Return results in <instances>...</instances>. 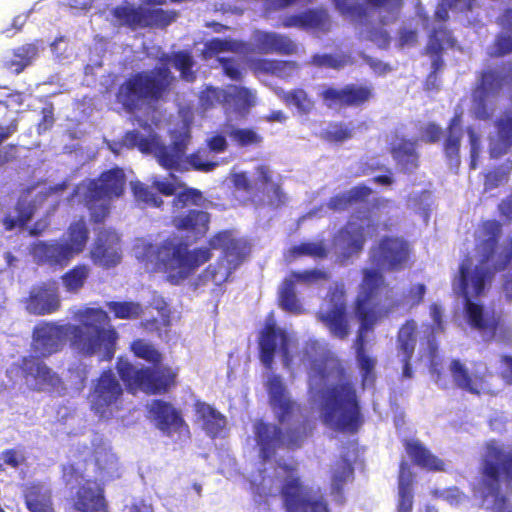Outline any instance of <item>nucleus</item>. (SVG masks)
Returning a JSON list of instances; mask_svg holds the SVG:
<instances>
[{
  "mask_svg": "<svg viewBox=\"0 0 512 512\" xmlns=\"http://www.w3.org/2000/svg\"><path fill=\"white\" fill-rule=\"evenodd\" d=\"M91 258L94 263L110 268L120 262L121 255L104 244L96 243L91 250Z\"/></svg>",
  "mask_w": 512,
  "mask_h": 512,
  "instance_id": "55",
  "label": "nucleus"
},
{
  "mask_svg": "<svg viewBox=\"0 0 512 512\" xmlns=\"http://www.w3.org/2000/svg\"><path fill=\"white\" fill-rule=\"evenodd\" d=\"M278 349L282 356L284 366L289 367L292 362L289 338L285 331L277 327L275 322H267L259 337L260 359L267 369L272 368L274 356Z\"/></svg>",
  "mask_w": 512,
  "mask_h": 512,
  "instance_id": "18",
  "label": "nucleus"
},
{
  "mask_svg": "<svg viewBox=\"0 0 512 512\" xmlns=\"http://www.w3.org/2000/svg\"><path fill=\"white\" fill-rule=\"evenodd\" d=\"M414 474L406 461H401L399 464L398 475V488H399V502L397 512H412L413 507V484Z\"/></svg>",
  "mask_w": 512,
  "mask_h": 512,
  "instance_id": "40",
  "label": "nucleus"
},
{
  "mask_svg": "<svg viewBox=\"0 0 512 512\" xmlns=\"http://www.w3.org/2000/svg\"><path fill=\"white\" fill-rule=\"evenodd\" d=\"M290 252L294 256H310L315 259H325L328 255L323 242H302L293 246Z\"/></svg>",
  "mask_w": 512,
  "mask_h": 512,
  "instance_id": "59",
  "label": "nucleus"
},
{
  "mask_svg": "<svg viewBox=\"0 0 512 512\" xmlns=\"http://www.w3.org/2000/svg\"><path fill=\"white\" fill-rule=\"evenodd\" d=\"M320 97L326 107L330 109L347 108L346 88L326 87L320 93Z\"/></svg>",
  "mask_w": 512,
  "mask_h": 512,
  "instance_id": "56",
  "label": "nucleus"
},
{
  "mask_svg": "<svg viewBox=\"0 0 512 512\" xmlns=\"http://www.w3.org/2000/svg\"><path fill=\"white\" fill-rule=\"evenodd\" d=\"M257 172V188L243 201L255 209L268 208L278 210L288 202L287 193L282 184L272 180V172L265 165H259Z\"/></svg>",
  "mask_w": 512,
  "mask_h": 512,
  "instance_id": "14",
  "label": "nucleus"
},
{
  "mask_svg": "<svg viewBox=\"0 0 512 512\" xmlns=\"http://www.w3.org/2000/svg\"><path fill=\"white\" fill-rule=\"evenodd\" d=\"M156 427L166 436L185 435L190 436V428L183 418L181 410L177 409L172 403L163 399H154L149 407Z\"/></svg>",
  "mask_w": 512,
  "mask_h": 512,
  "instance_id": "19",
  "label": "nucleus"
},
{
  "mask_svg": "<svg viewBox=\"0 0 512 512\" xmlns=\"http://www.w3.org/2000/svg\"><path fill=\"white\" fill-rule=\"evenodd\" d=\"M388 149L394 160H416L419 157L418 141L397 132L392 134Z\"/></svg>",
  "mask_w": 512,
  "mask_h": 512,
  "instance_id": "44",
  "label": "nucleus"
},
{
  "mask_svg": "<svg viewBox=\"0 0 512 512\" xmlns=\"http://www.w3.org/2000/svg\"><path fill=\"white\" fill-rule=\"evenodd\" d=\"M36 353L23 356L19 362V369L23 377L34 383V390L42 391L47 387L55 388L61 383L59 375L53 371Z\"/></svg>",
  "mask_w": 512,
  "mask_h": 512,
  "instance_id": "22",
  "label": "nucleus"
},
{
  "mask_svg": "<svg viewBox=\"0 0 512 512\" xmlns=\"http://www.w3.org/2000/svg\"><path fill=\"white\" fill-rule=\"evenodd\" d=\"M133 194L138 201L147 205L160 207L163 204L160 195L143 183L137 182L133 185Z\"/></svg>",
  "mask_w": 512,
  "mask_h": 512,
  "instance_id": "64",
  "label": "nucleus"
},
{
  "mask_svg": "<svg viewBox=\"0 0 512 512\" xmlns=\"http://www.w3.org/2000/svg\"><path fill=\"white\" fill-rule=\"evenodd\" d=\"M444 43H447L451 46L454 45V39L452 37L451 31L448 30L446 27H439L437 29H433L428 36V42L424 51V53L430 56L432 59V70L427 77V84L430 81H436L437 73L444 66Z\"/></svg>",
  "mask_w": 512,
  "mask_h": 512,
  "instance_id": "29",
  "label": "nucleus"
},
{
  "mask_svg": "<svg viewBox=\"0 0 512 512\" xmlns=\"http://www.w3.org/2000/svg\"><path fill=\"white\" fill-rule=\"evenodd\" d=\"M500 31L496 34L488 55L501 58L512 54V8H505L496 18Z\"/></svg>",
  "mask_w": 512,
  "mask_h": 512,
  "instance_id": "33",
  "label": "nucleus"
},
{
  "mask_svg": "<svg viewBox=\"0 0 512 512\" xmlns=\"http://www.w3.org/2000/svg\"><path fill=\"white\" fill-rule=\"evenodd\" d=\"M450 374L454 384L472 394H479L488 375L487 367L484 363L474 365L472 371L465 366L459 359H452L450 363Z\"/></svg>",
  "mask_w": 512,
  "mask_h": 512,
  "instance_id": "26",
  "label": "nucleus"
},
{
  "mask_svg": "<svg viewBox=\"0 0 512 512\" xmlns=\"http://www.w3.org/2000/svg\"><path fill=\"white\" fill-rule=\"evenodd\" d=\"M497 212L501 220H482L474 232L476 266L471 269L472 258L467 254L459 265L456 277L468 324L491 335L498 331L501 315L495 311L485 312L483 305L473 302L471 298L482 296L495 274L506 270L512 263V236L505 238L501 244L499 242L503 224L512 223V192L498 203Z\"/></svg>",
  "mask_w": 512,
  "mask_h": 512,
  "instance_id": "1",
  "label": "nucleus"
},
{
  "mask_svg": "<svg viewBox=\"0 0 512 512\" xmlns=\"http://www.w3.org/2000/svg\"><path fill=\"white\" fill-rule=\"evenodd\" d=\"M389 288L391 287L389 286ZM391 291L392 289H390V291L386 295L383 293L381 296L382 300L389 299V294ZM425 294L426 286L423 283H418L410 286L407 292L403 295L402 299H394L389 301L388 304H385L383 302L382 304L384 307H389L397 303V305H395V307L393 308V312L399 309L400 307H405L406 310L410 311L411 309L416 308L423 302Z\"/></svg>",
  "mask_w": 512,
  "mask_h": 512,
  "instance_id": "46",
  "label": "nucleus"
},
{
  "mask_svg": "<svg viewBox=\"0 0 512 512\" xmlns=\"http://www.w3.org/2000/svg\"><path fill=\"white\" fill-rule=\"evenodd\" d=\"M320 407L323 423L334 430L355 434L364 423L357 390L348 379L324 389Z\"/></svg>",
  "mask_w": 512,
  "mask_h": 512,
  "instance_id": "8",
  "label": "nucleus"
},
{
  "mask_svg": "<svg viewBox=\"0 0 512 512\" xmlns=\"http://www.w3.org/2000/svg\"><path fill=\"white\" fill-rule=\"evenodd\" d=\"M71 507L76 512H109L103 484L88 479L80 484L70 497Z\"/></svg>",
  "mask_w": 512,
  "mask_h": 512,
  "instance_id": "21",
  "label": "nucleus"
},
{
  "mask_svg": "<svg viewBox=\"0 0 512 512\" xmlns=\"http://www.w3.org/2000/svg\"><path fill=\"white\" fill-rule=\"evenodd\" d=\"M91 456L96 466V471L101 475L112 469L117 462V458L111 451V448L101 440L92 443Z\"/></svg>",
  "mask_w": 512,
  "mask_h": 512,
  "instance_id": "50",
  "label": "nucleus"
},
{
  "mask_svg": "<svg viewBox=\"0 0 512 512\" xmlns=\"http://www.w3.org/2000/svg\"><path fill=\"white\" fill-rule=\"evenodd\" d=\"M120 380L111 368L92 380L87 400L90 410L100 419H111L123 409L126 387Z\"/></svg>",
  "mask_w": 512,
  "mask_h": 512,
  "instance_id": "11",
  "label": "nucleus"
},
{
  "mask_svg": "<svg viewBox=\"0 0 512 512\" xmlns=\"http://www.w3.org/2000/svg\"><path fill=\"white\" fill-rule=\"evenodd\" d=\"M38 47L35 43H26L12 50L11 58L4 61L3 66L14 74H20L32 64L38 56Z\"/></svg>",
  "mask_w": 512,
  "mask_h": 512,
  "instance_id": "41",
  "label": "nucleus"
},
{
  "mask_svg": "<svg viewBox=\"0 0 512 512\" xmlns=\"http://www.w3.org/2000/svg\"><path fill=\"white\" fill-rule=\"evenodd\" d=\"M255 46L262 54L293 55L298 45L288 35L260 31L255 35Z\"/></svg>",
  "mask_w": 512,
  "mask_h": 512,
  "instance_id": "32",
  "label": "nucleus"
},
{
  "mask_svg": "<svg viewBox=\"0 0 512 512\" xmlns=\"http://www.w3.org/2000/svg\"><path fill=\"white\" fill-rule=\"evenodd\" d=\"M121 145L133 149L137 148L145 155H153L157 160H171L168 157V147L157 134H151L144 137L139 131H127L121 140Z\"/></svg>",
  "mask_w": 512,
  "mask_h": 512,
  "instance_id": "30",
  "label": "nucleus"
},
{
  "mask_svg": "<svg viewBox=\"0 0 512 512\" xmlns=\"http://www.w3.org/2000/svg\"><path fill=\"white\" fill-rule=\"evenodd\" d=\"M26 310L36 316L50 315L61 307L58 285L55 280L43 282L32 289L25 300Z\"/></svg>",
  "mask_w": 512,
  "mask_h": 512,
  "instance_id": "24",
  "label": "nucleus"
},
{
  "mask_svg": "<svg viewBox=\"0 0 512 512\" xmlns=\"http://www.w3.org/2000/svg\"><path fill=\"white\" fill-rule=\"evenodd\" d=\"M344 243L343 256L349 258L358 255L364 248L366 237L364 227L355 223H347L339 232Z\"/></svg>",
  "mask_w": 512,
  "mask_h": 512,
  "instance_id": "39",
  "label": "nucleus"
},
{
  "mask_svg": "<svg viewBox=\"0 0 512 512\" xmlns=\"http://www.w3.org/2000/svg\"><path fill=\"white\" fill-rule=\"evenodd\" d=\"M288 63L287 61L259 58L252 62V69L255 73L279 75Z\"/></svg>",
  "mask_w": 512,
  "mask_h": 512,
  "instance_id": "63",
  "label": "nucleus"
},
{
  "mask_svg": "<svg viewBox=\"0 0 512 512\" xmlns=\"http://www.w3.org/2000/svg\"><path fill=\"white\" fill-rule=\"evenodd\" d=\"M81 325H62L54 321H42L32 330L30 352L42 357L59 353L68 335L71 345L85 356H93L102 350L101 361L113 359L118 333L109 322L108 313L101 308H87L81 315Z\"/></svg>",
  "mask_w": 512,
  "mask_h": 512,
  "instance_id": "2",
  "label": "nucleus"
},
{
  "mask_svg": "<svg viewBox=\"0 0 512 512\" xmlns=\"http://www.w3.org/2000/svg\"><path fill=\"white\" fill-rule=\"evenodd\" d=\"M106 306L116 319H137L143 314V308L138 302L110 301Z\"/></svg>",
  "mask_w": 512,
  "mask_h": 512,
  "instance_id": "53",
  "label": "nucleus"
},
{
  "mask_svg": "<svg viewBox=\"0 0 512 512\" xmlns=\"http://www.w3.org/2000/svg\"><path fill=\"white\" fill-rule=\"evenodd\" d=\"M254 434L259 455L264 462L270 460L284 442L283 431L279 426L261 420L255 424Z\"/></svg>",
  "mask_w": 512,
  "mask_h": 512,
  "instance_id": "31",
  "label": "nucleus"
},
{
  "mask_svg": "<svg viewBox=\"0 0 512 512\" xmlns=\"http://www.w3.org/2000/svg\"><path fill=\"white\" fill-rule=\"evenodd\" d=\"M353 468L346 462H340L332 472L331 490L333 494H341L347 479L352 475Z\"/></svg>",
  "mask_w": 512,
  "mask_h": 512,
  "instance_id": "62",
  "label": "nucleus"
},
{
  "mask_svg": "<svg viewBox=\"0 0 512 512\" xmlns=\"http://www.w3.org/2000/svg\"><path fill=\"white\" fill-rule=\"evenodd\" d=\"M503 81L504 78L494 69L479 73L476 86L472 90L473 114L476 119L488 120L491 117L487 99L502 88Z\"/></svg>",
  "mask_w": 512,
  "mask_h": 512,
  "instance_id": "20",
  "label": "nucleus"
},
{
  "mask_svg": "<svg viewBox=\"0 0 512 512\" xmlns=\"http://www.w3.org/2000/svg\"><path fill=\"white\" fill-rule=\"evenodd\" d=\"M504 473L507 480L512 482V454L506 456L501 464L493 461H485L482 468L480 486L484 495L491 496L505 504L507 499L501 495V473Z\"/></svg>",
  "mask_w": 512,
  "mask_h": 512,
  "instance_id": "25",
  "label": "nucleus"
},
{
  "mask_svg": "<svg viewBox=\"0 0 512 512\" xmlns=\"http://www.w3.org/2000/svg\"><path fill=\"white\" fill-rule=\"evenodd\" d=\"M333 2L341 15L362 25H367L371 14L374 13L397 17L405 3L404 0H361V3H354L352 0H333Z\"/></svg>",
  "mask_w": 512,
  "mask_h": 512,
  "instance_id": "15",
  "label": "nucleus"
},
{
  "mask_svg": "<svg viewBox=\"0 0 512 512\" xmlns=\"http://www.w3.org/2000/svg\"><path fill=\"white\" fill-rule=\"evenodd\" d=\"M278 305L282 310L291 314L299 315L304 312L303 305L297 297L293 280L288 278L283 280L278 294Z\"/></svg>",
  "mask_w": 512,
  "mask_h": 512,
  "instance_id": "48",
  "label": "nucleus"
},
{
  "mask_svg": "<svg viewBox=\"0 0 512 512\" xmlns=\"http://www.w3.org/2000/svg\"><path fill=\"white\" fill-rule=\"evenodd\" d=\"M361 275L354 300V313L360 323L354 340L356 356L366 353V333L372 331L381 319L393 313L396 305L384 307L382 304V294L386 295L390 291L384 274L375 268H364Z\"/></svg>",
  "mask_w": 512,
  "mask_h": 512,
  "instance_id": "6",
  "label": "nucleus"
},
{
  "mask_svg": "<svg viewBox=\"0 0 512 512\" xmlns=\"http://www.w3.org/2000/svg\"><path fill=\"white\" fill-rule=\"evenodd\" d=\"M314 429V423L308 419H303L296 426L286 430V446L295 449L301 446L305 438H307Z\"/></svg>",
  "mask_w": 512,
  "mask_h": 512,
  "instance_id": "54",
  "label": "nucleus"
},
{
  "mask_svg": "<svg viewBox=\"0 0 512 512\" xmlns=\"http://www.w3.org/2000/svg\"><path fill=\"white\" fill-rule=\"evenodd\" d=\"M412 249L407 240L400 236L385 235L371 248L370 259L382 274L405 269L410 262Z\"/></svg>",
  "mask_w": 512,
  "mask_h": 512,
  "instance_id": "13",
  "label": "nucleus"
},
{
  "mask_svg": "<svg viewBox=\"0 0 512 512\" xmlns=\"http://www.w3.org/2000/svg\"><path fill=\"white\" fill-rule=\"evenodd\" d=\"M67 187L68 183L66 181H63L54 186L46 187L43 190L37 192L33 196V200L30 203H27V197L36 188V186L33 185L25 189L16 204L17 216L14 217L12 215H6L3 218L5 229L10 231L16 227H25L26 224L32 219L35 210L39 206H42L48 200V198L52 196H59L67 189Z\"/></svg>",
  "mask_w": 512,
  "mask_h": 512,
  "instance_id": "16",
  "label": "nucleus"
},
{
  "mask_svg": "<svg viewBox=\"0 0 512 512\" xmlns=\"http://www.w3.org/2000/svg\"><path fill=\"white\" fill-rule=\"evenodd\" d=\"M133 354L153 366L136 367L128 359L119 356L115 369L126 391L135 395L143 392L148 395H161L170 392L178 385V369L159 365L163 356L156 347L144 339H136L130 346Z\"/></svg>",
  "mask_w": 512,
  "mask_h": 512,
  "instance_id": "5",
  "label": "nucleus"
},
{
  "mask_svg": "<svg viewBox=\"0 0 512 512\" xmlns=\"http://www.w3.org/2000/svg\"><path fill=\"white\" fill-rule=\"evenodd\" d=\"M89 234L86 221L80 218L69 224L64 236L33 242L30 254L39 266H47L53 270L63 269L85 250Z\"/></svg>",
  "mask_w": 512,
  "mask_h": 512,
  "instance_id": "9",
  "label": "nucleus"
},
{
  "mask_svg": "<svg viewBox=\"0 0 512 512\" xmlns=\"http://www.w3.org/2000/svg\"><path fill=\"white\" fill-rule=\"evenodd\" d=\"M278 26L328 33L332 27V19L327 8L314 7L282 17Z\"/></svg>",
  "mask_w": 512,
  "mask_h": 512,
  "instance_id": "23",
  "label": "nucleus"
},
{
  "mask_svg": "<svg viewBox=\"0 0 512 512\" xmlns=\"http://www.w3.org/2000/svg\"><path fill=\"white\" fill-rule=\"evenodd\" d=\"M171 143L168 147V157L173 160H200L196 154L186 156L187 148L191 140V131L188 126L170 133Z\"/></svg>",
  "mask_w": 512,
  "mask_h": 512,
  "instance_id": "43",
  "label": "nucleus"
},
{
  "mask_svg": "<svg viewBox=\"0 0 512 512\" xmlns=\"http://www.w3.org/2000/svg\"><path fill=\"white\" fill-rule=\"evenodd\" d=\"M227 135L231 141L238 147H258L263 143V136L253 128H234L232 127Z\"/></svg>",
  "mask_w": 512,
  "mask_h": 512,
  "instance_id": "51",
  "label": "nucleus"
},
{
  "mask_svg": "<svg viewBox=\"0 0 512 512\" xmlns=\"http://www.w3.org/2000/svg\"><path fill=\"white\" fill-rule=\"evenodd\" d=\"M403 445L413 464L428 471H443L444 462L417 439H404Z\"/></svg>",
  "mask_w": 512,
  "mask_h": 512,
  "instance_id": "36",
  "label": "nucleus"
},
{
  "mask_svg": "<svg viewBox=\"0 0 512 512\" xmlns=\"http://www.w3.org/2000/svg\"><path fill=\"white\" fill-rule=\"evenodd\" d=\"M125 175L122 169L114 168L104 171L98 178L83 180L76 185L69 200L81 196L82 202L90 210L91 219L94 223H102L108 216L109 201L120 197L124 192Z\"/></svg>",
  "mask_w": 512,
  "mask_h": 512,
  "instance_id": "10",
  "label": "nucleus"
},
{
  "mask_svg": "<svg viewBox=\"0 0 512 512\" xmlns=\"http://www.w3.org/2000/svg\"><path fill=\"white\" fill-rule=\"evenodd\" d=\"M235 271L221 258L213 264H209L198 276L201 285L213 284V292L223 294L224 284L227 283Z\"/></svg>",
  "mask_w": 512,
  "mask_h": 512,
  "instance_id": "37",
  "label": "nucleus"
},
{
  "mask_svg": "<svg viewBox=\"0 0 512 512\" xmlns=\"http://www.w3.org/2000/svg\"><path fill=\"white\" fill-rule=\"evenodd\" d=\"M238 43L230 39L212 38L205 42L202 51L205 59L212 58L222 52H236Z\"/></svg>",
  "mask_w": 512,
  "mask_h": 512,
  "instance_id": "57",
  "label": "nucleus"
},
{
  "mask_svg": "<svg viewBox=\"0 0 512 512\" xmlns=\"http://www.w3.org/2000/svg\"><path fill=\"white\" fill-rule=\"evenodd\" d=\"M282 99L287 105H293L303 113H309L314 107L313 100L308 96L307 92L301 88H296L284 93Z\"/></svg>",
  "mask_w": 512,
  "mask_h": 512,
  "instance_id": "58",
  "label": "nucleus"
},
{
  "mask_svg": "<svg viewBox=\"0 0 512 512\" xmlns=\"http://www.w3.org/2000/svg\"><path fill=\"white\" fill-rule=\"evenodd\" d=\"M497 142L490 148L491 157H497L512 147V111H507L496 121Z\"/></svg>",
  "mask_w": 512,
  "mask_h": 512,
  "instance_id": "45",
  "label": "nucleus"
},
{
  "mask_svg": "<svg viewBox=\"0 0 512 512\" xmlns=\"http://www.w3.org/2000/svg\"><path fill=\"white\" fill-rule=\"evenodd\" d=\"M194 410L197 418L201 421L203 431L212 439L220 436L227 425L225 415L212 405L199 400L195 402Z\"/></svg>",
  "mask_w": 512,
  "mask_h": 512,
  "instance_id": "35",
  "label": "nucleus"
},
{
  "mask_svg": "<svg viewBox=\"0 0 512 512\" xmlns=\"http://www.w3.org/2000/svg\"><path fill=\"white\" fill-rule=\"evenodd\" d=\"M327 309L317 312V318L338 339L344 340L349 335L347 319L346 293L342 287L331 288L326 296Z\"/></svg>",
  "mask_w": 512,
  "mask_h": 512,
  "instance_id": "17",
  "label": "nucleus"
},
{
  "mask_svg": "<svg viewBox=\"0 0 512 512\" xmlns=\"http://www.w3.org/2000/svg\"><path fill=\"white\" fill-rule=\"evenodd\" d=\"M174 79L166 66L132 73L119 85L116 100L126 112L134 113L164 100Z\"/></svg>",
  "mask_w": 512,
  "mask_h": 512,
  "instance_id": "7",
  "label": "nucleus"
},
{
  "mask_svg": "<svg viewBox=\"0 0 512 512\" xmlns=\"http://www.w3.org/2000/svg\"><path fill=\"white\" fill-rule=\"evenodd\" d=\"M208 247L189 249L182 241L167 238L155 252V270L166 274L167 281L179 285L190 278L200 266L211 260L212 249H221V258L236 271L250 254L249 245L234 238L227 230L219 231L208 240Z\"/></svg>",
  "mask_w": 512,
  "mask_h": 512,
  "instance_id": "3",
  "label": "nucleus"
},
{
  "mask_svg": "<svg viewBox=\"0 0 512 512\" xmlns=\"http://www.w3.org/2000/svg\"><path fill=\"white\" fill-rule=\"evenodd\" d=\"M224 101L232 105L236 111H247L254 105V95L246 87L231 85L224 93Z\"/></svg>",
  "mask_w": 512,
  "mask_h": 512,
  "instance_id": "49",
  "label": "nucleus"
},
{
  "mask_svg": "<svg viewBox=\"0 0 512 512\" xmlns=\"http://www.w3.org/2000/svg\"><path fill=\"white\" fill-rule=\"evenodd\" d=\"M429 310L433 323L429 326V337L431 336L432 339H428V343L431 354H434L437 350V344L434 341V337L438 333H443L445 331V326L441 307L436 303H432Z\"/></svg>",
  "mask_w": 512,
  "mask_h": 512,
  "instance_id": "60",
  "label": "nucleus"
},
{
  "mask_svg": "<svg viewBox=\"0 0 512 512\" xmlns=\"http://www.w3.org/2000/svg\"><path fill=\"white\" fill-rule=\"evenodd\" d=\"M417 323L413 319H407L399 328L396 336L397 352L402 363V377H413L411 360L416 348Z\"/></svg>",
  "mask_w": 512,
  "mask_h": 512,
  "instance_id": "28",
  "label": "nucleus"
},
{
  "mask_svg": "<svg viewBox=\"0 0 512 512\" xmlns=\"http://www.w3.org/2000/svg\"><path fill=\"white\" fill-rule=\"evenodd\" d=\"M112 15L121 26L128 27L131 30L164 29L177 18V12L174 10L135 6L130 3L116 6L112 10Z\"/></svg>",
  "mask_w": 512,
  "mask_h": 512,
  "instance_id": "12",
  "label": "nucleus"
},
{
  "mask_svg": "<svg viewBox=\"0 0 512 512\" xmlns=\"http://www.w3.org/2000/svg\"><path fill=\"white\" fill-rule=\"evenodd\" d=\"M164 63H172V66L179 71L180 78L186 82L196 80V72L193 70L195 60L190 50H178L165 54L161 57Z\"/></svg>",
  "mask_w": 512,
  "mask_h": 512,
  "instance_id": "42",
  "label": "nucleus"
},
{
  "mask_svg": "<svg viewBox=\"0 0 512 512\" xmlns=\"http://www.w3.org/2000/svg\"><path fill=\"white\" fill-rule=\"evenodd\" d=\"M22 498L29 512H55L52 493L41 482L23 485Z\"/></svg>",
  "mask_w": 512,
  "mask_h": 512,
  "instance_id": "34",
  "label": "nucleus"
},
{
  "mask_svg": "<svg viewBox=\"0 0 512 512\" xmlns=\"http://www.w3.org/2000/svg\"><path fill=\"white\" fill-rule=\"evenodd\" d=\"M346 97L348 107H361L374 98L372 85L347 84Z\"/></svg>",
  "mask_w": 512,
  "mask_h": 512,
  "instance_id": "52",
  "label": "nucleus"
},
{
  "mask_svg": "<svg viewBox=\"0 0 512 512\" xmlns=\"http://www.w3.org/2000/svg\"><path fill=\"white\" fill-rule=\"evenodd\" d=\"M276 477L262 476L252 482L251 492L257 504H269L271 498L280 495L284 512H331L323 494L307 485L295 463L277 461Z\"/></svg>",
  "mask_w": 512,
  "mask_h": 512,
  "instance_id": "4",
  "label": "nucleus"
},
{
  "mask_svg": "<svg viewBox=\"0 0 512 512\" xmlns=\"http://www.w3.org/2000/svg\"><path fill=\"white\" fill-rule=\"evenodd\" d=\"M210 215L202 210H189L185 215L173 218V225L182 231L203 236L209 229Z\"/></svg>",
  "mask_w": 512,
  "mask_h": 512,
  "instance_id": "38",
  "label": "nucleus"
},
{
  "mask_svg": "<svg viewBox=\"0 0 512 512\" xmlns=\"http://www.w3.org/2000/svg\"><path fill=\"white\" fill-rule=\"evenodd\" d=\"M287 278L293 280L294 284L297 282L312 284L320 281H327L330 278V274L321 269H309L304 271H293Z\"/></svg>",
  "mask_w": 512,
  "mask_h": 512,
  "instance_id": "61",
  "label": "nucleus"
},
{
  "mask_svg": "<svg viewBox=\"0 0 512 512\" xmlns=\"http://www.w3.org/2000/svg\"><path fill=\"white\" fill-rule=\"evenodd\" d=\"M266 388L270 405L276 410L279 423H285L296 411H300V406L288 396L286 387L279 375H271Z\"/></svg>",
  "mask_w": 512,
  "mask_h": 512,
  "instance_id": "27",
  "label": "nucleus"
},
{
  "mask_svg": "<svg viewBox=\"0 0 512 512\" xmlns=\"http://www.w3.org/2000/svg\"><path fill=\"white\" fill-rule=\"evenodd\" d=\"M90 273L87 264L73 266L60 277L64 290L69 294H77L85 286Z\"/></svg>",
  "mask_w": 512,
  "mask_h": 512,
  "instance_id": "47",
  "label": "nucleus"
}]
</instances>
